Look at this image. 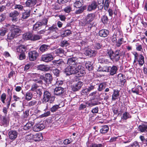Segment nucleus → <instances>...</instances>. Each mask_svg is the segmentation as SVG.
Masks as SVG:
<instances>
[{
	"label": "nucleus",
	"mask_w": 147,
	"mask_h": 147,
	"mask_svg": "<svg viewBox=\"0 0 147 147\" xmlns=\"http://www.w3.org/2000/svg\"><path fill=\"white\" fill-rule=\"evenodd\" d=\"M68 65L65 69V72L67 75L78 73L79 76H81L85 73L84 70L82 68V65L78 61V59L75 57L69 58L67 61Z\"/></svg>",
	"instance_id": "nucleus-1"
},
{
	"label": "nucleus",
	"mask_w": 147,
	"mask_h": 147,
	"mask_svg": "<svg viewBox=\"0 0 147 147\" xmlns=\"http://www.w3.org/2000/svg\"><path fill=\"white\" fill-rule=\"evenodd\" d=\"M30 76L33 78L34 82L39 84H42V80H43L47 83H50L52 80V77L51 75L49 74H46L45 77L38 74L32 73Z\"/></svg>",
	"instance_id": "nucleus-2"
},
{
	"label": "nucleus",
	"mask_w": 147,
	"mask_h": 147,
	"mask_svg": "<svg viewBox=\"0 0 147 147\" xmlns=\"http://www.w3.org/2000/svg\"><path fill=\"white\" fill-rule=\"evenodd\" d=\"M120 52L119 50H117L115 53L112 50H109L108 51L107 54L112 61H117L119 60L120 58Z\"/></svg>",
	"instance_id": "nucleus-3"
},
{
	"label": "nucleus",
	"mask_w": 147,
	"mask_h": 147,
	"mask_svg": "<svg viewBox=\"0 0 147 147\" xmlns=\"http://www.w3.org/2000/svg\"><path fill=\"white\" fill-rule=\"evenodd\" d=\"M55 97L51 96L50 93L47 91H45L43 94L42 101L43 102H49L52 103L54 100Z\"/></svg>",
	"instance_id": "nucleus-4"
},
{
	"label": "nucleus",
	"mask_w": 147,
	"mask_h": 147,
	"mask_svg": "<svg viewBox=\"0 0 147 147\" xmlns=\"http://www.w3.org/2000/svg\"><path fill=\"white\" fill-rule=\"evenodd\" d=\"M53 59V54L52 53L42 55L41 57V60L46 62L50 61Z\"/></svg>",
	"instance_id": "nucleus-5"
},
{
	"label": "nucleus",
	"mask_w": 147,
	"mask_h": 147,
	"mask_svg": "<svg viewBox=\"0 0 147 147\" xmlns=\"http://www.w3.org/2000/svg\"><path fill=\"white\" fill-rule=\"evenodd\" d=\"M28 57L30 60L34 61L36 60L38 56V53L35 51H31L28 53Z\"/></svg>",
	"instance_id": "nucleus-6"
},
{
	"label": "nucleus",
	"mask_w": 147,
	"mask_h": 147,
	"mask_svg": "<svg viewBox=\"0 0 147 147\" xmlns=\"http://www.w3.org/2000/svg\"><path fill=\"white\" fill-rule=\"evenodd\" d=\"M19 13V12L16 10L11 12L9 13V16L11 18V20L13 22H16L18 21V16Z\"/></svg>",
	"instance_id": "nucleus-7"
},
{
	"label": "nucleus",
	"mask_w": 147,
	"mask_h": 147,
	"mask_svg": "<svg viewBox=\"0 0 147 147\" xmlns=\"http://www.w3.org/2000/svg\"><path fill=\"white\" fill-rule=\"evenodd\" d=\"M87 107H91L92 106L99 105L100 102L94 99H91V100L87 101L85 102Z\"/></svg>",
	"instance_id": "nucleus-8"
},
{
	"label": "nucleus",
	"mask_w": 147,
	"mask_h": 147,
	"mask_svg": "<svg viewBox=\"0 0 147 147\" xmlns=\"http://www.w3.org/2000/svg\"><path fill=\"white\" fill-rule=\"evenodd\" d=\"M83 84V83L80 81L72 85L71 88L72 90L74 91H76L81 88Z\"/></svg>",
	"instance_id": "nucleus-9"
},
{
	"label": "nucleus",
	"mask_w": 147,
	"mask_h": 147,
	"mask_svg": "<svg viewBox=\"0 0 147 147\" xmlns=\"http://www.w3.org/2000/svg\"><path fill=\"white\" fill-rule=\"evenodd\" d=\"M45 127V125L43 124H36L33 126V129L34 131H38L42 130Z\"/></svg>",
	"instance_id": "nucleus-10"
},
{
	"label": "nucleus",
	"mask_w": 147,
	"mask_h": 147,
	"mask_svg": "<svg viewBox=\"0 0 147 147\" xmlns=\"http://www.w3.org/2000/svg\"><path fill=\"white\" fill-rule=\"evenodd\" d=\"M11 27L13 28L11 30V32L17 37L18 35V34L21 32L20 29L18 26L13 25H11Z\"/></svg>",
	"instance_id": "nucleus-11"
},
{
	"label": "nucleus",
	"mask_w": 147,
	"mask_h": 147,
	"mask_svg": "<svg viewBox=\"0 0 147 147\" xmlns=\"http://www.w3.org/2000/svg\"><path fill=\"white\" fill-rule=\"evenodd\" d=\"M47 23V21L45 22V23L41 22H37L33 26V30L35 31H36L39 30L40 28L43 25H45Z\"/></svg>",
	"instance_id": "nucleus-12"
},
{
	"label": "nucleus",
	"mask_w": 147,
	"mask_h": 147,
	"mask_svg": "<svg viewBox=\"0 0 147 147\" xmlns=\"http://www.w3.org/2000/svg\"><path fill=\"white\" fill-rule=\"evenodd\" d=\"M95 17V15L94 13H89L86 16L85 19L87 23H89L94 20Z\"/></svg>",
	"instance_id": "nucleus-13"
},
{
	"label": "nucleus",
	"mask_w": 147,
	"mask_h": 147,
	"mask_svg": "<svg viewBox=\"0 0 147 147\" xmlns=\"http://www.w3.org/2000/svg\"><path fill=\"white\" fill-rule=\"evenodd\" d=\"M135 53L137 55V58L139 65L140 66L142 65L144 63V56L141 54H138L136 52H135Z\"/></svg>",
	"instance_id": "nucleus-14"
},
{
	"label": "nucleus",
	"mask_w": 147,
	"mask_h": 147,
	"mask_svg": "<svg viewBox=\"0 0 147 147\" xmlns=\"http://www.w3.org/2000/svg\"><path fill=\"white\" fill-rule=\"evenodd\" d=\"M36 0H27L25 4L26 7H33L36 4Z\"/></svg>",
	"instance_id": "nucleus-15"
},
{
	"label": "nucleus",
	"mask_w": 147,
	"mask_h": 147,
	"mask_svg": "<svg viewBox=\"0 0 147 147\" xmlns=\"http://www.w3.org/2000/svg\"><path fill=\"white\" fill-rule=\"evenodd\" d=\"M97 5L95 1L92 2L88 6L87 10L90 11L95 9L97 7Z\"/></svg>",
	"instance_id": "nucleus-16"
},
{
	"label": "nucleus",
	"mask_w": 147,
	"mask_h": 147,
	"mask_svg": "<svg viewBox=\"0 0 147 147\" xmlns=\"http://www.w3.org/2000/svg\"><path fill=\"white\" fill-rule=\"evenodd\" d=\"M97 51L94 50H92L90 49L86 50L85 52V54L89 57L94 56L97 53Z\"/></svg>",
	"instance_id": "nucleus-17"
},
{
	"label": "nucleus",
	"mask_w": 147,
	"mask_h": 147,
	"mask_svg": "<svg viewBox=\"0 0 147 147\" xmlns=\"http://www.w3.org/2000/svg\"><path fill=\"white\" fill-rule=\"evenodd\" d=\"M64 92L63 88L61 87H57L54 90V94L57 95H60Z\"/></svg>",
	"instance_id": "nucleus-18"
},
{
	"label": "nucleus",
	"mask_w": 147,
	"mask_h": 147,
	"mask_svg": "<svg viewBox=\"0 0 147 147\" xmlns=\"http://www.w3.org/2000/svg\"><path fill=\"white\" fill-rule=\"evenodd\" d=\"M52 62L53 65L56 67L61 66L64 64L63 61L61 59H59V60H55L53 61Z\"/></svg>",
	"instance_id": "nucleus-19"
},
{
	"label": "nucleus",
	"mask_w": 147,
	"mask_h": 147,
	"mask_svg": "<svg viewBox=\"0 0 147 147\" xmlns=\"http://www.w3.org/2000/svg\"><path fill=\"white\" fill-rule=\"evenodd\" d=\"M119 93L118 90L115 89L113 90V92L112 96V100L113 101L117 99L119 96Z\"/></svg>",
	"instance_id": "nucleus-20"
},
{
	"label": "nucleus",
	"mask_w": 147,
	"mask_h": 147,
	"mask_svg": "<svg viewBox=\"0 0 147 147\" xmlns=\"http://www.w3.org/2000/svg\"><path fill=\"white\" fill-rule=\"evenodd\" d=\"M109 72L111 75L113 76L116 74L118 68L117 66L113 65L112 67H109Z\"/></svg>",
	"instance_id": "nucleus-21"
},
{
	"label": "nucleus",
	"mask_w": 147,
	"mask_h": 147,
	"mask_svg": "<svg viewBox=\"0 0 147 147\" xmlns=\"http://www.w3.org/2000/svg\"><path fill=\"white\" fill-rule=\"evenodd\" d=\"M84 4L83 0H76L74 3V6L77 8H80Z\"/></svg>",
	"instance_id": "nucleus-22"
},
{
	"label": "nucleus",
	"mask_w": 147,
	"mask_h": 147,
	"mask_svg": "<svg viewBox=\"0 0 147 147\" xmlns=\"http://www.w3.org/2000/svg\"><path fill=\"white\" fill-rule=\"evenodd\" d=\"M26 47L23 45H20L17 48V52L20 53H25L26 50Z\"/></svg>",
	"instance_id": "nucleus-23"
},
{
	"label": "nucleus",
	"mask_w": 147,
	"mask_h": 147,
	"mask_svg": "<svg viewBox=\"0 0 147 147\" xmlns=\"http://www.w3.org/2000/svg\"><path fill=\"white\" fill-rule=\"evenodd\" d=\"M109 33L108 30L105 29H102L100 30L99 34L100 36L103 37H105L107 36Z\"/></svg>",
	"instance_id": "nucleus-24"
},
{
	"label": "nucleus",
	"mask_w": 147,
	"mask_h": 147,
	"mask_svg": "<svg viewBox=\"0 0 147 147\" xmlns=\"http://www.w3.org/2000/svg\"><path fill=\"white\" fill-rule=\"evenodd\" d=\"M142 87L140 86H138L135 88H133L131 89V91L134 93L137 94H139L140 91H141Z\"/></svg>",
	"instance_id": "nucleus-25"
},
{
	"label": "nucleus",
	"mask_w": 147,
	"mask_h": 147,
	"mask_svg": "<svg viewBox=\"0 0 147 147\" xmlns=\"http://www.w3.org/2000/svg\"><path fill=\"white\" fill-rule=\"evenodd\" d=\"M18 134V132L15 130H11L8 133L9 138H17Z\"/></svg>",
	"instance_id": "nucleus-26"
},
{
	"label": "nucleus",
	"mask_w": 147,
	"mask_h": 147,
	"mask_svg": "<svg viewBox=\"0 0 147 147\" xmlns=\"http://www.w3.org/2000/svg\"><path fill=\"white\" fill-rule=\"evenodd\" d=\"M139 131L141 132L147 131V123L140 125L138 127Z\"/></svg>",
	"instance_id": "nucleus-27"
},
{
	"label": "nucleus",
	"mask_w": 147,
	"mask_h": 147,
	"mask_svg": "<svg viewBox=\"0 0 147 147\" xmlns=\"http://www.w3.org/2000/svg\"><path fill=\"white\" fill-rule=\"evenodd\" d=\"M48 30L50 31V33H54V34L57 33L58 28L56 25H53L49 27Z\"/></svg>",
	"instance_id": "nucleus-28"
},
{
	"label": "nucleus",
	"mask_w": 147,
	"mask_h": 147,
	"mask_svg": "<svg viewBox=\"0 0 147 147\" xmlns=\"http://www.w3.org/2000/svg\"><path fill=\"white\" fill-rule=\"evenodd\" d=\"M125 42L124 41L123 38H121L117 40L115 44L116 47H120L122 44Z\"/></svg>",
	"instance_id": "nucleus-29"
},
{
	"label": "nucleus",
	"mask_w": 147,
	"mask_h": 147,
	"mask_svg": "<svg viewBox=\"0 0 147 147\" xmlns=\"http://www.w3.org/2000/svg\"><path fill=\"white\" fill-rule=\"evenodd\" d=\"M32 34L30 33H25L23 35V38L24 40H31Z\"/></svg>",
	"instance_id": "nucleus-30"
},
{
	"label": "nucleus",
	"mask_w": 147,
	"mask_h": 147,
	"mask_svg": "<svg viewBox=\"0 0 147 147\" xmlns=\"http://www.w3.org/2000/svg\"><path fill=\"white\" fill-rule=\"evenodd\" d=\"M26 137L27 138H40L42 136L41 134L39 133L38 134H36L35 135L31 134H27Z\"/></svg>",
	"instance_id": "nucleus-31"
},
{
	"label": "nucleus",
	"mask_w": 147,
	"mask_h": 147,
	"mask_svg": "<svg viewBox=\"0 0 147 147\" xmlns=\"http://www.w3.org/2000/svg\"><path fill=\"white\" fill-rule=\"evenodd\" d=\"M49 48V45L44 44L40 46V50L41 52H44L47 51Z\"/></svg>",
	"instance_id": "nucleus-32"
},
{
	"label": "nucleus",
	"mask_w": 147,
	"mask_h": 147,
	"mask_svg": "<svg viewBox=\"0 0 147 147\" xmlns=\"http://www.w3.org/2000/svg\"><path fill=\"white\" fill-rule=\"evenodd\" d=\"M30 11L26 10L22 13V18L23 19H25L28 18L30 16Z\"/></svg>",
	"instance_id": "nucleus-33"
},
{
	"label": "nucleus",
	"mask_w": 147,
	"mask_h": 147,
	"mask_svg": "<svg viewBox=\"0 0 147 147\" xmlns=\"http://www.w3.org/2000/svg\"><path fill=\"white\" fill-rule=\"evenodd\" d=\"M86 9V6H83L82 7H81V8L79 9L76 11L75 13L76 14H80L82 13L84 10Z\"/></svg>",
	"instance_id": "nucleus-34"
},
{
	"label": "nucleus",
	"mask_w": 147,
	"mask_h": 147,
	"mask_svg": "<svg viewBox=\"0 0 147 147\" xmlns=\"http://www.w3.org/2000/svg\"><path fill=\"white\" fill-rule=\"evenodd\" d=\"M109 130V128L107 125H104L100 129V132L103 134H105Z\"/></svg>",
	"instance_id": "nucleus-35"
},
{
	"label": "nucleus",
	"mask_w": 147,
	"mask_h": 147,
	"mask_svg": "<svg viewBox=\"0 0 147 147\" xmlns=\"http://www.w3.org/2000/svg\"><path fill=\"white\" fill-rule=\"evenodd\" d=\"M92 64L90 61H88L86 62L85 64L86 67L89 71H91L93 69V67L92 65Z\"/></svg>",
	"instance_id": "nucleus-36"
},
{
	"label": "nucleus",
	"mask_w": 147,
	"mask_h": 147,
	"mask_svg": "<svg viewBox=\"0 0 147 147\" xmlns=\"http://www.w3.org/2000/svg\"><path fill=\"white\" fill-rule=\"evenodd\" d=\"M32 97V93L30 91L27 92L25 94L26 100H30Z\"/></svg>",
	"instance_id": "nucleus-37"
},
{
	"label": "nucleus",
	"mask_w": 147,
	"mask_h": 147,
	"mask_svg": "<svg viewBox=\"0 0 147 147\" xmlns=\"http://www.w3.org/2000/svg\"><path fill=\"white\" fill-rule=\"evenodd\" d=\"M131 117V116L129 113L127 112L124 113L121 117V119L126 120Z\"/></svg>",
	"instance_id": "nucleus-38"
},
{
	"label": "nucleus",
	"mask_w": 147,
	"mask_h": 147,
	"mask_svg": "<svg viewBox=\"0 0 147 147\" xmlns=\"http://www.w3.org/2000/svg\"><path fill=\"white\" fill-rule=\"evenodd\" d=\"M41 38L40 36L37 34H32V38L31 40H36L40 39Z\"/></svg>",
	"instance_id": "nucleus-39"
},
{
	"label": "nucleus",
	"mask_w": 147,
	"mask_h": 147,
	"mask_svg": "<svg viewBox=\"0 0 147 147\" xmlns=\"http://www.w3.org/2000/svg\"><path fill=\"white\" fill-rule=\"evenodd\" d=\"M32 124L30 123H27L24 127V130H27L30 129L32 127Z\"/></svg>",
	"instance_id": "nucleus-40"
},
{
	"label": "nucleus",
	"mask_w": 147,
	"mask_h": 147,
	"mask_svg": "<svg viewBox=\"0 0 147 147\" xmlns=\"http://www.w3.org/2000/svg\"><path fill=\"white\" fill-rule=\"evenodd\" d=\"M106 84L105 83H101L98 86V91H100L104 89L105 87Z\"/></svg>",
	"instance_id": "nucleus-41"
},
{
	"label": "nucleus",
	"mask_w": 147,
	"mask_h": 147,
	"mask_svg": "<svg viewBox=\"0 0 147 147\" xmlns=\"http://www.w3.org/2000/svg\"><path fill=\"white\" fill-rule=\"evenodd\" d=\"M38 69L43 71H46L47 69L46 67L44 65H40L38 67Z\"/></svg>",
	"instance_id": "nucleus-42"
},
{
	"label": "nucleus",
	"mask_w": 147,
	"mask_h": 147,
	"mask_svg": "<svg viewBox=\"0 0 147 147\" xmlns=\"http://www.w3.org/2000/svg\"><path fill=\"white\" fill-rule=\"evenodd\" d=\"M123 75L121 74H118V78L121 83H124L125 82V79H124L123 77Z\"/></svg>",
	"instance_id": "nucleus-43"
},
{
	"label": "nucleus",
	"mask_w": 147,
	"mask_h": 147,
	"mask_svg": "<svg viewBox=\"0 0 147 147\" xmlns=\"http://www.w3.org/2000/svg\"><path fill=\"white\" fill-rule=\"evenodd\" d=\"M59 108V105H55L51 108V111L52 112H54L56 111Z\"/></svg>",
	"instance_id": "nucleus-44"
},
{
	"label": "nucleus",
	"mask_w": 147,
	"mask_h": 147,
	"mask_svg": "<svg viewBox=\"0 0 147 147\" xmlns=\"http://www.w3.org/2000/svg\"><path fill=\"white\" fill-rule=\"evenodd\" d=\"M117 35L116 33H114L111 37V41L112 42L115 44L117 40Z\"/></svg>",
	"instance_id": "nucleus-45"
},
{
	"label": "nucleus",
	"mask_w": 147,
	"mask_h": 147,
	"mask_svg": "<svg viewBox=\"0 0 147 147\" xmlns=\"http://www.w3.org/2000/svg\"><path fill=\"white\" fill-rule=\"evenodd\" d=\"M110 3V1L109 0H106L105 1L104 6L105 9L107 10L109 7V4Z\"/></svg>",
	"instance_id": "nucleus-46"
},
{
	"label": "nucleus",
	"mask_w": 147,
	"mask_h": 147,
	"mask_svg": "<svg viewBox=\"0 0 147 147\" xmlns=\"http://www.w3.org/2000/svg\"><path fill=\"white\" fill-rule=\"evenodd\" d=\"M7 29L5 28H2L0 30V35L1 36H3L5 35L7 32Z\"/></svg>",
	"instance_id": "nucleus-47"
},
{
	"label": "nucleus",
	"mask_w": 147,
	"mask_h": 147,
	"mask_svg": "<svg viewBox=\"0 0 147 147\" xmlns=\"http://www.w3.org/2000/svg\"><path fill=\"white\" fill-rule=\"evenodd\" d=\"M1 122L4 125H6L8 122L7 119L5 117H3L1 120Z\"/></svg>",
	"instance_id": "nucleus-48"
},
{
	"label": "nucleus",
	"mask_w": 147,
	"mask_h": 147,
	"mask_svg": "<svg viewBox=\"0 0 147 147\" xmlns=\"http://www.w3.org/2000/svg\"><path fill=\"white\" fill-rule=\"evenodd\" d=\"M97 1L98 4L100 5V8H102L104 6V0H97Z\"/></svg>",
	"instance_id": "nucleus-49"
},
{
	"label": "nucleus",
	"mask_w": 147,
	"mask_h": 147,
	"mask_svg": "<svg viewBox=\"0 0 147 147\" xmlns=\"http://www.w3.org/2000/svg\"><path fill=\"white\" fill-rule=\"evenodd\" d=\"M101 20L102 22L104 24H105L107 23L108 20V18L106 16H104L102 18Z\"/></svg>",
	"instance_id": "nucleus-50"
},
{
	"label": "nucleus",
	"mask_w": 147,
	"mask_h": 147,
	"mask_svg": "<svg viewBox=\"0 0 147 147\" xmlns=\"http://www.w3.org/2000/svg\"><path fill=\"white\" fill-rule=\"evenodd\" d=\"M6 94L3 93L2 94L1 96V99L3 103H5V100L6 99Z\"/></svg>",
	"instance_id": "nucleus-51"
},
{
	"label": "nucleus",
	"mask_w": 147,
	"mask_h": 147,
	"mask_svg": "<svg viewBox=\"0 0 147 147\" xmlns=\"http://www.w3.org/2000/svg\"><path fill=\"white\" fill-rule=\"evenodd\" d=\"M15 37H16V36L12 32L11 34H9L7 35V38L9 39H12Z\"/></svg>",
	"instance_id": "nucleus-52"
},
{
	"label": "nucleus",
	"mask_w": 147,
	"mask_h": 147,
	"mask_svg": "<svg viewBox=\"0 0 147 147\" xmlns=\"http://www.w3.org/2000/svg\"><path fill=\"white\" fill-rule=\"evenodd\" d=\"M38 87V86L36 84L34 83L31 86V90L34 91Z\"/></svg>",
	"instance_id": "nucleus-53"
},
{
	"label": "nucleus",
	"mask_w": 147,
	"mask_h": 147,
	"mask_svg": "<svg viewBox=\"0 0 147 147\" xmlns=\"http://www.w3.org/2000/svg\"><path fill=\"white\" fill-rule=\"evenodd\" d=\"M53 72L54 74L56 76H58L60 72L59 70L57 68H55L53 69Z\"/></svg>",
	"instance_id": "nucleus-54"
},
{
	"label": "nucleus",
	"mask_w": 147,
	"mask_h": 147,
	"mask_svg": "<svg viewBox=\"0 0 147 147\" xmlns=\"http://www.w3.org/2000/svg\"><path fill=\"white\" fill-rule=\"evenodd\" d=\"M26 58V55L25 53H20L19 55V59L20 60H22L25 59Z\"/></svg>",
	"instance_id": "nucleus-55"
},
{
	"label": "nucleus",
	"mask_w": 147,
	"mask_h": 147,
	"mask_svg": "<svg viewBox=\"0 0 147 147\" xmlns=\"http://www.w3.org/2000/svg\"><path fill=\"white\" fill-rule=\"evenodd\" d=\"M37 103V102L35 100H32L28 102V105L30 106H33L35 105Z\"/></svg>",
	"instance_id": "nucleus-56"
},
{
	"label": "nucleus",
	"mask_w": 147,
	"mask_h": 147,
	"mask_svg": "<svg viewBox=\"0 0 147 147\" xmlns=\"http://www.w3.org/2000/svg\"><path fill=\"white\" fill-rule=\"evenodd\" d=\"M14 8L20 10H22L23 9V6L20 5H15Z\"/></svg>",
	"instance_id": "nucleus-57"
},
{
	"label": "nucleus",
	"mask_w": 147,
	"mask_h": 147,
	"mask_svg": "<svg viewBox=\"0 0 147 147\" xmlns=\"http://www.w3.org/2000/svg\"><path fill=\"white\" fill-rule=\"evenodd\" d=\"M99 71H103L108 72L109 71V67H104L102 68V69L99 70Z\"/></svg>",
	"instance_id": "nucleus-58"
},
{
	"label": "nucleus",
	"mask_w": 147,
	"mask_h": 147,
	"mask_svg": "<svg viewBox=\"0 0 147 147\" xmlns=\"http://www.w3.org/2000/svg\"><path fill=\"white\" fill-rule=\"evenodd\" d=\"M71 10V7L69 6H67L64 9V11L67 13H69Z\"/></svg>",
	"instance_id": "nucleus-59"
},
{
	"label": "nucleus",
	"mask_w": 147,
	"mask_h": 147,
	"mask_svg": "<svg viewBox=\"0 0 147 147\" xmlns=\"http://www.w3.org/2000/svg\"><path fill=\"white\" fill-rule=\"evenodd\" d=\"M72 141L71 138H66L64 140V143L65 144H70Z\"/></svg>",
	"instance_id": "nucleus-60"
},
{
	"label": "nucleus",
	"mask_w": 147,
	"mask_h": 147,
	"mask_svg": "<svg viewBox=\"0 0 147 147\" xmlns=\"http://www.w3.org/2000/svg\"><path fill=\"white\" fill-rule=\"evenodd\" d=\"M56 53L59 55L60 54L63 53H64V51L63 49L60 48L57 49L56 50Z\"/></svg>",
	"instance_id": "nucleus-61"
},
{
	"label": "nucleus",
	"mask_w": 147,
	"mask_h": 147,
	"mask_svg": "<svg viewBox=\"0 0 147 147\" xmlns=\"http://www.w3.org/2000/svg\"><path fill=\"white\" fill-rule=\"evenodd\" d=\"M102 46V45L99 43H96L94 45V47L96 49H100Z\"/></svg>",
	"instance_id": "nucleus-62"
},
{
	"label": "nucleus",
	"mask_w": 147,
	"mask_h": 147,
	"mask_svg": "<svg viewBox=\"0 0 147 147\" xmlns=\"http://www.w3.org/2000/svg\"><path fill=\"white\" fill-rule=\"evenodd\" d=\"M102 146L101 144H92L90 147H102Z\"/></svg>",
	"instance_id": "nucleus-63"
},
{
	"label": "nucleus",
	"mask_w": 147,
	"mask_h": 147,
	"mask_svg": "<svg viewBox=\"0 0 147 147\" xmlns=\"http://www.w3.org/2000/svg\"><path fill=\"white\" fill-rule=\"evenodd\" d=\"M130 147H139V146L137 142H134L130 145Z\"/></svg>",
	"instance_id": "nucleus-64"
}]
</instances>
